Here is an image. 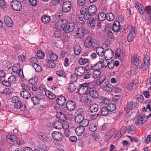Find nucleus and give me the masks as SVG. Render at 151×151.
<instances>
[{
    "mask_svg": "<svg viewBox=\"0 0 151 151\" xmlns=\"http://www.w3.org/2000/svg\"><path fill=\"white\" fill-rule=\"evenodd\" d=\"M56 24L59 29L61 30H63L67 33H69L73 31L75 28L73 23H68L65 20L61 19L59 20Z\"/></svg>",
    "mask_w": 151,
    "mask_h": 151,
    "instance_id": "1",
    "label": "nucleus"
},
{
    "mask_svg": "<svg viewBox=\"0 0 151 151\" xmlns=\"http://www.w3.org/2000/svg\"><path fill=\"white\" fill-rule=\"evenodd\" d=\"M98 42L95 39L93 34H91L86 37L84 42L85 46L87 48L96 47Z\"/></svg>",
    "mask_w": 151,
    "mask_h": 151,
    "instance_id": "2",
    "label": "nucleus"
},
{
    "mask_svg": "<svg viewBox=\"0 0 151 151\" xmlns=\"http://www.w3.org/2000/svg\"><path fill=\"white\" fill-rule=\"evenodd\" d=\"M150 56L148 55H146L144 58V63L141 65L142 71H145L146 70L150 65Z\"/></svg>",
    "mask_w": 151,
    "mask_h": 151,
    "instance_id": "3",
    "label": "nucleus"
},
{
    "mask_svg": "<svg viewBox=\"0 0 151 151\" xmlns=\"http://www.w3.org/2000/svg\"><path fill=\"white\" fill-rule=\"evenodd\" d=\"M10 6L13 9L16 11H19L22 8L21 3L16 0H13L10 3Z\"/></svg>",
    "mask_w": 151,
    "mask_h": 151,
    "instance_id": "4",
    "label": "nucleus"
},
{
    "mask_svg": "<svg viewBox=\"0 0 151 151\" xmlns=\"http://www.w3.org/2000/svg\"><path fill=\"white\" fill-rule=\"evenodd\" d=\"M131 60L132 65L134 66H137L139 63V56L137 54L134 53L132 55Z\"/></svg>",
    "mask_w": 151,
    "mask_h": 151,
    "instance_id": "5",
    "label": "nucleus"
},
{
    "mask_svg": "<svg viewBox=\"0 0 151 151\" xmlns=\"http://www.w3.org/2000/svg\"><path fill=\"white\" fill-rule=\"evenodd\" d=\"M80 12L81 13H82L83 14L84 19L85 20H87L91 18V17L92 16L90 13V14L89 12H88V11H87V7L86 6L82 7L81 9Z\"/></svg>",
    "mask_w": 151,
    "mask_h": 151,
    "instance_id": "6",
    "label": "nucleus"
},
{
    "mask_svg": "<svg viewBox=\"0 0 151 151\" xmlns=\"http://www.w3.org/2000/svg\"><path fill=\"white\" fill-rule=\"evenodd\" d=\"M53 139L57 141H61L63 138V134L59 132H54L52 134Z\"/></svg>",
    "mask_w": 151,
    "mask_h": 151,
    "instance_id": "7",
    "label": "nucleus"
},
{
    "mask_svg": "<svg viewBox=\"0 0 151 151\" xmlns=\"http://www.w3.org/2000/svg\"><path fill=\"white\" fill-rule=\"evenodd\" d=\"M71 4L69 1H66L63 4L62 6V10L64 12H68L71 9Z\"/></svg>",
    "mask_w": 151,
    "mask_h": 151,
    "instance_id": "8",
    "label": "nucleus"
},
{
    "mask_svg": "<svg viewBox=\"0 0 151 151\" xmlns=\"http://www.w3.org/2000/svg\"><path fill=\"white\" fill-rule=\"evenodd\" d=\"M135 28L134 27L132 26L130 30L127 37V40L129 42H131L133 40L135 36Z\"/></svg>",
    "mask_w": 151,
    "mask_h": 151,
    "instance_id": "9",
    "label": "nucleus"
},
{
    "mask_svg": "<svg viewBox=\"0 0 151 151\" xmlns=\"http://www.w3.org/2000/svg\"><path fill=\"white\" fill-rule=\"evenodd\" d=\"M85 34V29L83 27H81L78 29L76 37L79 39H81Z\"/></svg>",
    "mask_w": 151,
    "mask_h": 151,
    "instance_id": "10",
    "label": "nucleus"
},
{
    "mask_svg": "<svg viewBox=\"0 0 151 151\" xmlns=\"http://www.w3.org/2000/svg\"><path fill=\"white\" fill-rule=\"evenodd\" d=\"M104 55L105 57V58H109L110 59L112 58L114 56L113 52L110 49H106L104 52Z\"/></svg>",
    "mask_w": 151,
    "mask_h": 151,
    "instance_id": "11",
    "label": "nucleus"
},
{
    "mask_svg": "<svg viewBox=\"0 0 151 151\" xmlns=\"http://www.w3.org/2000/svg\"><path fill=\"white\" fill-rule=\"evenodd\" d=\"M4 20L5 24L8 27H11L13 26V21L9 16H5L4 17Z\"/></svg>",
    "mask_w": 151,
    "mask_h": 151,
    "instance_id": "12",
    "label": "nucleus"
},
{
    "mask_svg": "<svg viewBox=\"0 0 151 151\" xmlns=\"http://www.w3.org/2000/svg\"><path fill=\"white\" fill-rule=\"evenodd\" d=\"M137 105V103L136 102L131 101L127 104L126 107L128 110L130 111L136 108Z\"/></svg>",
    "mask_w": 151,
    "mask_h": 151,
    "instance_id": "13",
    "label": "nucleus"
},
{
    "mask_svg": "<svg viewBox=\"0 0 151 151\" xmlns=\"http://www.w3.org/2000/svg\"><path fill=\"white\" fill-rule=\"evenodd\" d=\"M121 25L119 22L118 21H115L113 25V30L116 32H118L120 30Z\"/></svg>",
    "mask_w": 151,
    "mask_h": 151,
    "instance_id": "14",
    "label": "nucleus"
},
{
    "mask_svg": "<svg viewBox=\"0 0 151 151\" xmlns=\"http://www.w3.org/2000/svg\"><path fill=\"white\" fill-rule=\"evenodd\" d=\"M97 10V8L96 6L92 5L90 6L88 9L87 8V11L90 13L91 15L93 16L96 14Z\"/></svg>",
    "mask_w": 151,
    "mask_h": 151,
    "instance_id": "15",
    "label": "nucleus"
},
{
    "mask_svg": "<svg viewBox=\"0 0 151 151\" xmlns=\"http://www.w3.org/2000/svg\"><path fill=\"white\" fill-rule=\"evenodd\" d=\"M76 103L73 101H68L66 104V107L69 110L73 111L75 108Z\"/></svg>",
    "mask_w": 151,
    "mask_h": 151,
    "instance_id": "16",
    "label": "nucleus"
},
{
    "mask_svg": "<svg viewBox=\"0 0 151 151\" xmlns=\"http://www.w3.org/2000/svg\"><path fill=\"white\" fill-rule=\"evenodd\" d=\"M89 95L92 98L96 99L99 96V94L96 90L91 89L89 91Z\"/></svg>",
    "mask_w": 151,
    "mask_h": 151,
    "instance_id": "17",
    "label": "nucleus"
},
{
    "mask_svg": "<svg viewBox=\"0 0 151 151\" xmlns=\"http://www.w3.org/2000/svg\"><path fill=\"white\" fill-rule=\"evenodd\" d=\"M56 102L57 104L60 106L64 105L66 102V98L64 96H59L56 100Z\"/></svg>",
    "mask_w": 151,
    "mask_h": 151,
    "instance_id": "18",
    "label": "nucleus"
},
{
    "mask_svg": "<svg viewBox=\"0 0 151 151\" xmlns=\"http://www.w3.org/2000/svg\"><path fill=\"white\" fill-rule=\"evenodd\" d=\"M56 117L60 120L64 121L67 119L65 115L61 112H58L56 114Z\"/></svg>",
    "mask_w": 151,
    "mask_h": 151,
    "instance_id": "19",
    "label": "nucleus"
},
{
    "mask_svg": "<svg viewBox=\"0 0 151 151\" xmlns=\"http://www.w3.org/2000/svg\"><path fill=\"white\" fill-rule=\"evenodd\" d=\"M14 107L16 109H20L21 110L23 111L25 110L26 106L24 104H22V103L19 101L14 104Z\"/></svg>",
    "mask_w": 151,
    "mask_h": 151,
    "instance_id": "20",
    "label": "nucleus"
},
{
    "mask_svg": "<svg viewBox=\"0 0 151 151\" xmlns=\"http://www.w3.org/2000/svg\"><path fill=\"white\" fill-rule=\"evenodd\" d=\"M84 128L80 124H78V126L76 127V135L78 136L81 135L84 132Z\"/></svg>",
    "mask_w": 151,
    "mask_h": 151,
    "instance_id": "21",
    "label": "nucleus"
},
{
    "mask_svg": "<svg viewBox=\"0 0 151 151\" xmlns=\"http://www.w3.org/2000/svg\"><path fill=\"white\" fill-rule=\"evenodd\" d=\"M52 126L56 129H60L62 128L63 123L60 121H57L53 123Z\"/></svg>",
    "mask_w": 151,
    "mask_h": 151,
    "instance_id": "22",
    "label": "nucleus"
},
{
    "mask_svg": "<svg viewBox=\"0 0 151 151\" xmlns=\"http://www.w3.org/2000/svg\"><path fill=\"white\" fill-rule=\"evenodd\" d=\"M21 96L23 98L28 99L30 97L31 95L29 92L27 91H23L20 92Z\"/></svg>",
    "mask_w": 151,
    "mask_h": 151,
    "instance_id": "23",
    "label": "nucleus"
},
{
    "mask_svg": "<svg viewBox=\"0 0 151 151\" xmlns=\"http://www.w3.org/2000/svg\"><path fill=\"white\" fill-rule=\"evenodd\" d=\"M84 70L82 66L76 67V75L78 76H82L84 73Z\"/></svg>",
    "mask_w": 151,
    "mask_h": 151,
    "instance_id": "24",
    "label": "nucleus"
},
{
    "mask_svg": "<svg viewBox=\"0 0 151 151\" xmlns=\"http://www.w3.org/2000/svg\"><path fill=\"white\" fill-rule=\"evenodd\" d=\"M38 138L44 142L47 141L48 139L46 135L43 133H41L38 134Z\"/></svg>",
    "mask_w": 151,
    "mask_h": 151,
    "instance_id": "25",
    "label": "nucleus"
},
{
    "mask_svg": "<svg viewBox=\"0 0 151 151\" xmlns=\"http://www.w3.org/2000/svg\"><path fill=\"white\" fill-rule=\"evenodd\" d=\"M96 52L99 56L101 57L103 56L104 55V49L101 47H98L96 50Z\"/></svg>",
    "mask_w": 151,
    "mask_h": 151,
    "instance_id": "26",
    "label": "nucleus"
},
{
    "mask_svg": "<svg viewBox=\"0 0 151 151\" xmlns=\"http://www.w3.org/2000/svg\"><path fill=\"white\" fill-rule=\"evenodd\" d=\"M99 109L98 105L96 104H93L91 105L90 108V111L92 112H96Z\"/></svg>",
    "mask_w": 151,
    "mask_h": 151,
    "instance_id": "27",
    "label": "nucleus"
},
{
    "mask_svg": "<svg viewBox=\"0 0 151 151\" xmlns=\"http://www.w3.org/2000/svg\"><path fill=\"white\" fill-rule=\"evenodd\" d=\"M45 95L49 98L53 99L55 98V95L49 91L47 90L45 91Z\"/></svg>",
    "mask_w": 151,
    "mask_h": 151,
    "instance_id": "28",
    "label": "nucleus"
},
{
    "mask_svg": "<svg viewBox=\"0 0 151 151\" xmlns=\"http://www.w3.org/2000/svg\"><path fill=\"white\" fill-rule=\"evenodd\" d=\"M81 101L86 106H88L90 104V101L87 97L85 96L82 97Z\"/></svg>",
    "mask_w": 151,
    "mask_h": 151,
    "instance_id": "29",
    "label": "nucleus"
},
{
    "mask_svg": "<svg viewBox=\"0 0 151 151\" xmlns=\"http://www.w3.org/2000/svg\"><path fill=\"white\" fill-rule=\"evenodd\" d=\"M106 17V15L104 12L100 13L98 15V18L100 21H103L105 20Z\"/></svg>",
    "mask_w": 151,
    "mask_h": 151,
    "instance_id": "30",
    "label": "nucleus"
},
{
    "mask_svg": "<svg viewBox=\"0 0 151 151\" xmlns=\"http://www.w3.org/2000/svg\"><path fill=\"white\" fill-rule=\"evenodd\" d=\"M107 107L109 111L112 112L115 110L116 109V106L115 104H111L108 105Z\"/></svg>",
    "mask_w": 151,
    "mask_h": 151,
    "instance_id": "31",
    "label": "nucleus"
},
{
    "mask_svg": "<svg viewBox=\"0 0 151 151\" xmlns=\"http://www.w3.org/2000/svg\"><path fill=\"white\" fill-rule=\"evenodd\" d=\"M46 65L50 68H54L55 66V64L53 61L48 60L47 61Z\"/></svg>",
    "mask_w": 151,
    "mask_h": 151,
    "instance_id": "32",
    "label": "nucleus"
},
{
    "mask_svg": "<svg viewBox=\"0 0 151 151\" xmlns=\"http://www.w3.org/2000/svg\"><path fill=\"white\" fill-rule=\"evenodd\" d=\"M83 119L84 117L82 115L76 116V124H80L82 122H83Z\"/></svg>",
    "mask_w": 151,
    "mask_h": 151,
    "instance_id": "33",
    "label": "nucleus"
},
{
    "mask_svg": "<svg viewBox=\"0 0 151 151\" xmlns=\"http://www.w3.org/2000/svg\"><path fill=\"white\" fill-rule=\"evenodd\" d=\"M115 16L114 15L111 13H108L106 15L107 20L109 21H111L114 20V19Z\"/></svg>",
    "mask_w": 151,
    "mask_h": 151,
    "instance_id": "34",
    "label": "nucleus"
},
{
    "mask_svg": "<svg viewBox=\"0 0 151 151\" xmlns=\"http://www.w3.org/2000/svg\"><path fill=\"white\" fill-rule=\"evenodd\" d=\"M41 19L43 23L47 24L50 21V17L49 16H43L41 18Z\"/></svg>",
    "mask_w": 151,
    "mask_h": 151,
    "instance_id": "35",
    "label": "nucleus"
},
{
    "mask_svg": "<svg viewBox=\"0 0 151 151\" xmlns=\"http://www.w3.org/2000/svg\"><path fill=\"white\" fill-rule=\"evenodd\" d=\"M39 99L36 96L32 97L31 101L33 104L35 105L38 104L40 103Z\"/></svg>",
    "mask_w": 151,
    "mask_h": 151,
    "instance_id": "36",
    "label": "nucleus"
},
{
    "mask_svg": "<svg viewBox=\"0 0 151 151\" xmlns=\"http://www.w3.org/2000/svg\"><path fill=\"white\" fill-rule=\"evenodd\" d=\"M89 60L86 58H81L78 60L79 63L81 65H83L88 63Z\"/></svg>",
    "mask_w": 151,
    "mask_h": 151,
    "instance_id": "37",
    "label": "nucleus"
},
{
    "mask_svg": "<svg viewBox=\"0 0 151 151\" xmlns=\"http://www.w3.org/2000/svg\"><path fill=\"white\" fill-rule=\"evenodd\" d=\"M86 83H85L81 84L79 86V90L84 91L86 92L88 89Z\"/></svg>",
    "mask_w": 151,
    "mask_h": 151,
    "instance_id": "38",
    "label": "nucleus"
},
{
    "mask_svg": "<svg viewBox=\"0 0 151 151\" xmlns=\"http://www.w3.org/2000/svg\"><path fill=\"white\" fill-rule=\"evenodd\" d=\"M143 117L142 116H141L140 117H138L135 123L137 125L142 124L144 122H143Z\"/></svg>",
    "mask_w": 151,
    "mask_h": 151,
    "instance_id": "39",
    "label": "nucleus"
},
{
    "mask_svg": "<svg viewBox=\"0 0 151 151\" xmlns=\"http://www.w3.org/2000/svg\"><path fill=\"white\" fill-rule=\"evenodd\" d=\"M134 99L136 101H137L139 102H141L144 100V97L143 96L140 95H137L135 96L134 98Z\"/></svg>",
    "mask_w": 151,
    "mask_h": 151,
    "instance_id": "40",
    "label": "nucleus"
},
{
    "mask_svg": "<svg viewBox=\"0 0 151 151\" xmlns=\"http://www.w3.org/2000/svg\"><path fill=\"white\" fill-rule=\"evenodd\" d=\"M101 73V71L99 70H94L93 72V77L94 78H96L100 75Z\"/></svg>",
    "mask_w": 151,
    "mask_h": 151,
    "instance_id": "41",
    "label": "nucleus"
},
{
    "mask_svg": "<svg viewBox=\"0 0 151 151\" xmlns=\"http://www.w3.org/2000/svg\"><path fill=\"white\" fill-rule=\"evenodd\" d=\"M37 57L39 59L43 58L45 56L44 53L42 51L39 50L37 52Z\"/></svg>",
    "mask_w": 151,
    "mask_h": 151,
    "instance_id": "42",
    "label": "nucleus"
},
{
    "mask_svg": "<svg viewBox=\"0 0 151 151\" xmlns=\"http://www.w3.org/2000/svg\"><path fill=\"white\" fill-rule=\"evenodd\" d=\"M102 68L101 63L100 61L97 62V63L94 65V70H100Z\"/></svg>",
    "mask_w": 151,
    "mask_h": 151,
    "instance_id": "43",
    "label": "nucleus"
},
{
    "mask_svg": "<svg viewBox=\"0 0 151 151\" xmlns=\"http://www.w3.org/2000/svg\"><path fill=\"white\" fill-rule=\"evenodd\" d=\"M109 110L107 107L102 108L101 109V113L103 116H106L108 114Z\"/></svg>",
    "mask_w": 151,
    "mask_h": 151,
    "instance_id": "44",
    "label": "nucleus"
},
{
    "mask_svg": "<svg viewBox=\"0 0 151 151\" xmlns=\"http://www.w3.org/2000/svg\"><path fill=\"white\" fill-rule=\"evenodd\" d=\"M89 130L92 132H94L97 129V126L96 124H92L89 126Z\"/></svg>",
    "mask_w": 151,
    "mask_h": 151,
    "instance_id": "45",
    "label": "nucleus"
},
{
    "mask_svg": "<svg viewBox=\"0 0 151 151\" xmlns=\"http://www.w3.org/2000/svg\"><path fill=\"white\" fill-rule=\"evenodd\" d=\"M38 148L40 151H47V146L43 144L39 145Z\"/></svg>",
    "mask_w": 151,
    "mask_h": 151,
    "instance_id": "46",
    "label": "nucleus"
},
{
    "mask_svg": "<svg viewBox=\"0 0 151 151\" xmlns=\"http://www.w3.org/2000/svg\"><path fill=\"white\" fill-rule=\"evenodd\" d=\"M50 59L53 61H56L58 59V56L55 54L52 53L50 55Z\"/></svg>",
    "mask_w": 151,
    "mask_h": 151,
    "instance_id": "47",
    "label": "nucleus"
},
{
    "mask_svg": "<svg viewBox=\"0 0 151 151\" xmlns=\"http://www.w3.org/2000/svg\"><path fill=\"white\" fill-rule=\"evenodd\" d=\"M108 59V58L107 59L106 58L105 60H104L102 61H100L101 63L102 68H105L107 66V64H108V63H109V62L107 61V60Z\"/></svg>",
    "mask_w": 151,
    "mask_h": 151,
    "instance_id": "48",
    "label": "nucleus"
},
{
    "mask_svg": "<svg viewBox=\"0 0 151 151\" xmlns=\"http://www.w3.org/2000/svg\"><path fill=\"white\" fill-rule=\"evenodd\" d=\"M36 96L39 99H44V95L41 92H37L36 93Z\"/></svg>",
    "mask_w": 151,
    "mask_h": 151,
    "instance_id": "49",
    "label": "nucleus"
},
{
    "mask_svg": "<svg viewBox=\"0 0 151 151\" xmlns=\"http://www.w3.org/2000/svg\"><path fill=\"white\" fill-rule=\"evenodd\" d=\"M68 89V91L70 92H73L75 91L76 90L75 85L73 83H71Z\"/></svg>",
    "mask_w": 151,
    "mask_h": 151,
    "instance_id": "50",
    "label": "nucleus"
},
{
    "mask_svg": "<svg viewBox=\"0 0 151 151\" xmlns=\"http://www.w3.org/2000/svg\"><path fill=\"white\" fill-rule=\"evenodd\" d=\"M127 131L129 133H132L135 129V127L132 125H129L127 127Z\"/></svg>",
    "mask_w": 151,
    "mask_h": 151,
    "instance_id": "51",
    "label": "nucleus"
},
{
    "mask_svg": "<svg viewBox=\"0 0 151 151\" xmlns=\"http://www.w3.org/2000/svg\"><path fill=\"white\" fill-rule=\"evenodd\" d=\"M105 88L106 91H111L113 90L114 87L110 84L108 83L106 86L105 88Z\"/></svg>",
    "mask_w": 151,
    "mask_h": 151,
    "instance_id": "52",
    "label": "nucleus"
},
{
    "mask_svg": "<svg viewBox=\"0 0 151 151\" xmlns=\"http://www.w3.org/2000/svg\"><path fill=\"white\" fill-rule=\"evenodd\" d=\"M99 83H103V82H107V79H106V76L103 75L101 76L98 79Z\"/></svg>",
    "mask_w": 151,
    "mask_h": 151,
    "instance_id": "53",
    "label": "nucleus"
},
{
    "mask_svg": "<svg viewBox=\"0 0 151 151\" xmlns=\"http://www.w3.org/2000/svg\"><path fill=\"white\" fill-rule=\"evenodd\" d=\"M33 66L36 71L37 72H40L42 70V67L38 65L35 64Z\"/></svg>",
    "mask_w": 151,
    "mask_h": 151,
    "instance_id": "54",
    "label": "nucleus"
},
{
    "mask_svg": "<svg viewBox=\"0 0 151 151\" xmlns=\"http://www.w3.org/2000/svg\"><path fill=\"white\" fill-rule=\"evenodd\" d=\"M8 81L9 83H14L16 81V79L15 76H10L8 79Z\"/></svg>",
    "mask_w": 151,
    "mask_h": 151,
    "instance_id": "55",
    "label": "nucleus"
},
{
    "mask_svg": "<svg viewBox=\"0 0 151 151\" xmlns=\"http://www.w3.org/2000/svg\"><path fill=\"white\" fill-rule=\"evenodd\" d=\"M116 97H118V96H115L113 99L114 103L117 105H120L121 102V99H116Z\"/></svg>",
    "mask_w": 151,
    "mask_h": 151,
    "instance_id": "56",
    "label": "nucleus"
},
{
    "mask_svg": "<svg viewBox=\"0 0 151 151\" xmlns=\"http://www.w3.org/2000/svg\"><path fill=\"white\" fill-rule=\"evenodd\" d=\"M37 81V78L36 77H35L29 79V82L30 84L32 85L34 84Z\"/></svg>",
    "mask_w": 151,
    "mask_h": 151,
    "instance_id": "57",
    "label": "nucleus"
},
{
    "mask_svg": "<svg viewBox=\"0 0 151 151\" xmlns=\"http://www.w3.org/2000/svg\"><path fill=\"white\" fill-rule=\"evenodd\" d=\"M88 124L89 121L88 120L85 119L84 120L83 119V122H82L81 124H80V126H81L84 128V127L87 126Z\"/></svg>",
    "mask_w": 151,
    "mask_h": 151,
    "instance_id": "58",
    "label": "nucleus"
},
{
    "mask_svg": "<svg viewBox=\"0 0 151 151\" xmlns=\"http://www.w3.org/2000/svg\"><path fill=\"white\" fill-rule=\"evenodd\" d=\"M87 84L88 88L90 89H92L94 88L96 86L95 83L94 82L86 83Z\"/></svg>",
    "mask_w": 151,
    "mask_h": 151,
    "instance_id": "59",
    "label": "nucleus"
},
{
    "mask_svg": "<svg viewBox=\"0 0 151 151\" xmlns=\"http://www.w3.org/2000/svg\"><path fill=\"white\" fill-rule=\"evenodd\" d=\"M95 18H91L89 21V24L92 27H94L95 25Z\"/></svg>",
    "mask_w": 151,
    "mask_h": 151,
    "instance_id": "60",
    "label": "nucleus"
},
{
    "mask_svg": "<svg viewBox=\"0 0 151 151\" xmlns=\"http://www.w3.org/2000/svg\"><path fill=\"white\" fill-rule=\"evenodd\" d=\"M77 4L81 6H83L86 3V0H77Z\"/></svg>",
    "mask_w": 151,
    "mask_h": 151,
    "instance_id": "61",
    "label": "nucleus"
},
{
    "mask_svg": "<svg viewBox=\"0 0 151 151\" xmlns=\"http://www.w3.org/2000/svg\"><path fill=\"white\" fill-rule=\"evenodd\" d=\"M83 112V110L82 108H78L76 110V116L82 115V113Z\"/></svg>",
    "mask_w": 151,
    "mask_h": 151,
    "instance_id": "62",
    "label": "nucleus"
},
{
    "mask_svg": "<svg viewBox=\"0 0 151 151\" xmlns=\"http://www.w3.org/2000/svg\"><path fill=\"white\" fill-rule=\"evenodd\" d=\"M56 74L59 76L65 77V73L63 71L61 70L57 71Z\"/></svg>",
    "mask_w": 151,
    "mask_h": 151,
    "instance_id": "63",
    "label": "nucleus"
},
{
    "mask_svg": "<svg viewBox=\"0 0 151 151\" xmlns=\"http://www.w3.org/2000/svg\"><path fill=\"white\" fill-rule=\"evenodd\" d=\"M145 12L148 14L151 13V6L148 5L145 6Z\"/></svg>",
    "mask_w": 151,
    "mask_h": 151,
    "instance_id": "64",
    "label": "nucleus"
}]
</instances>
